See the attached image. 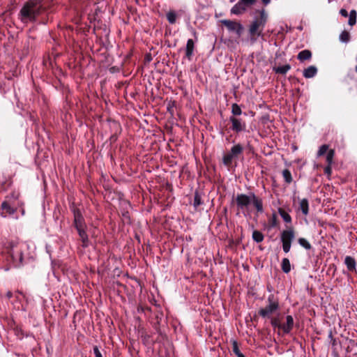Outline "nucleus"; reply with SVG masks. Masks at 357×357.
<instances>
[{
	"label": "nucleus",
	"instance_id": "1",
	"mask_svg": "<svg viewBox=\"0 0 357 357\" xmlns=\"http://www.w3.org/2000/svg\"><path fill=\"white\" fill-rule=\"evenodd\" d=\"M51 1L45 0H28L21 8L19 14V20L24 24L36 22L38 17H41L39 23L46 24L48 22V15L52 12L50 10Z\"/></svg>",
	"mask_w": 357,
	"mask_h": 357
},
{
	"label": "nucleus",
	"instance_id": "2",
	"mask_svg": "<svg viewBox=\"0 0 357 357\" xmlns=\"http://www.w3.org/2000/svg\"><path fill=\"white\" fill-rule=\"evenodd\" d=\"M235 202L238 211H241L244 216L250 215V206L252 204L258 213H263V202L262 199L257 197L254 193L238 194L236 197Z\"/></svg>",
	"mask_w": 357,
	"mask_h": 357
},
{
	"label": "nucleus",
	"instance_id": "3",
	"mask_svg": "<svg viewBox=\"0 0 357 357\" xmlns=\"http://www.w3.org/2000/svg\"><path fill=\"white\" fill-rule=\"evenodd\" d=\"M259 13V15L254 18L248 28L250 40L252 44L257 41L258 37L263 36V30L268 20L265 10L262 9Z\"/></svg>",
	"mask_w": 357,
	"mask_h": 357
},
{
	"label": "nucleus",
	"instance_id": "4",
	"mask_svg": "<svg viewBox=\"0 0 357 357\" xmlns=\"http://www.w3.org/2000/svg\"><path fill=\"white\" fill-rule=\"evenodd\" d=\"M6 250L15 265L19 266L22 264L24 252L27 250V245L24 243L10 242Z\"/></svg>",
	"mask_w": 357,
	"mask_h": 357
},
{
	"label": "nucleus",
	"instance_id": "5",
	"mask_svg": "<svg viewBox=\"0 0 357 357\" xmlns=\"http://www.w3.org/2000/svg\"><path fill=\"white\" fill-rule=\"evenodd\" d=\"M267 305L265 307L261 308L258 314L263 318H271V315L277 312L279 308V299L273 294H270L267 298Z\"/></svg>",
	"mask_w": 357,
	"mask_h": 357
},
{
	"label": "nucleus",
	"instance_id": "6",
	"mask_svg": "<svg viewBox=\"0 0 357 357\" xmlns=\"http://www.w3.org/2000/svg\"><path fill=\"white\" fill-rule=\"evenodd\" d=\"M243 147L240 144L234 145L230 151L222 158V162L227 167H230L234 160L237 159L243 152Z\"/></svg>",
	"mask_w": 357,
	"mask_h": 357
},
{
	"label": "nucleus",
	"instance_id": "7",
	"mask_svg": "<svg viewBox=\"0 0 357 357\" xmlns=\"http://www.w3.org/2000/svg\"><path fill=\"white\" fill-rule=\"evenodd\" d=\"M257 0H240L231 9V13L233 15H241L245 13L248 8L251 7Z\"/></svg>",
	"mask_w": 357,
	"mask_h": 357
},
{
	"label": "nucleus",
	"instance_id": "8",
	"mask_svg": "<svg viewBox=\"0 0 357 357\" xmlns=\"http://www.w3.org/2000/svg\"><path fill=\"white\" fill-rule=\"evenodd\" d=\"M220 22L227 27L229 31L235 32L238 37L243 33L244 27L240 22L230 20H222Z\"/></svg>",
	"mask_w": 357,
	"mask_h": 357
},
{
	"label": "nucleus",
	"instance_id": "9",
	"mask_svg": "<svg viewBox=\"0 0 357 357\" xmlns=\"http://www.w3.org/2000/svg\"><path fill=\"white\" fill-rule=\"evenodd\" d=\"M229 121L231 123V129L236 132L245 131L246 129V123L241 119L236 118L234 116L229 117Z\"/></svg>",
	"mask_w": 357,
	"mask_h": 357
},
{
	"label": "nucleus",
	"instance_id": "10",
	"mask_svg": "<svg viewBox=\"0 0 357 357\" xmlns=\"http://www.w3.org/2000/svg\"><path fill=\"white\" fill-rule=\"evenodd\" d=\"M72 212L73 213V225L75 228L81 227H86L85 220L82 215L81 211L77 208L73 206L72 208Z\"/></svg>",
	"mask_w": 357,
	"mask_h": 357
},
{
	"label": "nucleus",
	"instance_id": "11",
	"mask_svg": "<svg viewBox=\"0 0 357 357\" xmlns=\"http://www.w3.org/2000/svg\"><path fill=\"white\" fill-rule=\"evenodd\" d=\"M1 208L2 212L1 215L6 218L7 215H13L17 211V208L12 206L8 201H4L1 203Z\"/></svg>",
	"mask_w": 357,
	"mask_h": 357
},
{
	"label": "nucleus",
	"instance_id": "12",
	"mask_svg": "<svg viewBox=\"0 0 357 357\" xmlns=\"http://www.w3.org/2000/svg\"><path fill=\"white\" fill-rule=\"evenodd\" d=\"M340 13L342 16L344 17H347L349 16V21H348V24L350 25V26H354L356 24V15H357V13H356V11L355 10H351L350 11V13L349 15L348 14V12L346 9L344 8H342L340 9Z\"/></svg>",
	"mask_w": 357,
	"mask_h": 357
},
{
	"label": "nucleus",
	"instance_id": "13",
	"mask_svg": "<svg viewBox=\"0 0 357 357\" xmlns=\"http://www.w3.org/2000/svg\"><path fill=\"white\" fill-rule=\"evenodd\" d=\"M77 231L80 240L82 243V247L86 248L89 246V240L88 237V234H86V227H81L75 228Z\"/></svg>",
	"mask_w": 357,
	"mask_h": 357
},
{
	"label": "nucleus",
	"instance_id": "14",
	"mask_svg": "<svg viewBox=\"0 0 357 357\" xmlns=\"http://www.w3.org/2000/svg\"><path fill=\"white\" fill-rule=\"evenodd\" d=\"M295 233L292 227L289 229L284 230L281 234V241L291 243L294 239Z\"/></svg>",
	"mask_w": 357,
	"mask_h": 357
},
{
	"label": "nucleus",
	"instance_id": "15",
	"mask_svg": "<svg viewBox=\"0 0 357 357\" xmlns=\"http://www.w3.org/2000/svg\"><path fill=\"white\" fill-rule=\"evenodd\" d=\"M294 324V321L292 316L287 315L286 317V323L282 324L281 330H282L284 333L288 334L293 329Z\"/></svg>",
	"mask_w": 357,
	"mask_h": 357
},
{
	"label": "nucleus",
	"instance_id": "16",
	"mask_svg": "<svg viewBox=\"0 0 357 357\" xmlns=\"http://www.w3.org/2000/svg\"><path fill=\"white\" fill-rule=\"evenodd\" d=\"M195 49V43L192 39H188L185 47V56L189 61L192 59Z\"/></svg>",
	"mask_w": 357,
	"mask_h": 357
},
{
	"label": "nucleus",
	"instance_id": "17",
	"mask_svg": "<svg viewBox=\"0 0 357 357\" xmlns=\"http://www.w3.org/2000/svg\"><path fill=\"white\" fill-rule=\"evenodd\" d=\"M344 264L349 271H356V262L354 258L347 256L344 259Z\"/></svg>",
	"mask_w": 357,
	"mask_h": 357
},
{
	"label": "nucleus",
	"instance_id": "18",
	"mask_svg": "<svg viewBox=\"0 0 357 357\" xmlns=\"http://www.w3.org/2000/svg\"><path fill=\"white\" fill-rule=\"evenodd\" d=\"M317 73V68L314 66H310L303 70V76L305 78L314 77Z\"/></svg>",
	"mask_w": 357,
	"mask_h": 357
},
{
	"label": "nucleus",
	"instance_id": "19",
	"mask_svg": "<svg viewBox=\"0 0 357 357\" xmlns=\"http://www.w3.org/2000/svg\"><path fill=\"white\" fill-rule=\"evenodd\" d=\"M312 57V52L308 50H304L300 52L297 56V58L301 61H304L310 59Z\"/></svg>",
	"mask_w": 357,
	"mask_h": 357
},
{
	"label": "nucleus",
	"instance_id": "20",
	"mask_svg": "<svg viewBox=\"0 0 357 357\" xmlns=\"http://www.w3.org/2000/svg\"><path fill=\"white\" fill-rule=\"evenodd\" d=\"M299 209L302 211L303 214L307 215L309 213V203L307 199H303L299 204Z\"/></svg>",
	"mask_w": 357,
	"mask_h": 357
},
{
	"label": "nucleus",
	"instance_id": "21",
	"mask_svg": "<svg viewBox=\"0 0 357 357\" xmlns=\"http://www.w3.org/2000/svg\"><path fill=\"white\" fill-rule=\"evenodd\" d=\"M281 268L282 271L285 273H288L291 271V264L289 260L287 258H284L282 260L281 263Z\"/></svg>",
	"mask_w": 357,
	"mask_h": 357
},
{
	"label": "nucleus",
	"instance_id": "22",
	"mask_svg": "<svg viewBox=\"0 0 357 357\" xmlns=\"http://www.w3.org/2000/svg\"><path fill=\"white\" fill-rule=\"evenodd\" d=\"M290 69L291 66L289 64H286L282 66L275 68L274 70L276 73L285 75Z\"/></svg>",
	"mask_w": 357,
	"mask_h": 357
},
{
	"label": "nucleus",
	"instance_id": "23",
	"mask_svg": "<svg viewBox=\"0 0 357 357\" xmlns=\"http://www.w3.org/2000/svg\"><path fill=\"white\" fill-rule=\"evenodd\" d=\"M278 213L286 223L291 222V217L284 209H282V208H279Z\"/></svg>",
	"mask_w": 357,
	"mask_h": 357
},
{
	"label": "nucleus",
	"instance_id": "24",
	"mask_svg": "<svg viewBox=\"0 0 357 357\" xmlns=\"http://www.w3.org/2000/svg\"><path fill=\"white\" fill-rule=\"evenodd\" d=\"M264 234L258 231V230H255L253 231L252 232V239L257 242V243H261L264 241Z\"/></svg>",
	"mask_w": 357,
	"mask_h": 357
},
{
	"label": "nucleus",
	"instance_id": "25",
	"mask_svg": "<svg viewBox=\"0 0 357 357\" xmlns=\"http://www.w3.org/2000/svg\"><path fill=\"white\" fill-rule=\"evenodd\" d=\"M282 176L287 183L289 184L292 182L291 174L289 169H285L282 171Z\"/></svg>",
	"mask_w": 357,
	"mask_h": 357
},
{
	"label": "nucleus",
	"instance_id": "26",
	"mask_svg": "<svg viewBox=\"0 0 357 357\" xmlns=\"http://www.w3.org/2000/svg\"><path fill=\"white\" fill-rule=\"evenodd\" d=\"M231 113L234 116H240L242 114V110L238 104H236V103L232 104Z\"/></svg>",
	"mask_w": 357,
	"mask_h": 357
},
{
	"label": "nucleus",
	"instance_id": "27",
	"mask_svg": "<svg viewBox=\"0 0 357 357\" xmlns=\"http://www.w3.org/2000/svg\"><path fill=\"white\" fill-rule=\"evenodd\" d=\"M298 242L301 246L306 250H310L312 248L311 244L304 238H299Z\"/></svg>",
	"mask_w": 357,
	"mask_h": 357
},
{
	"label": "nucleus",
	"instance_id": "28",
	"mask_svg": "<svg viewBox=\"0 0 357 357\" xmlns=\"http://www.w3.org/2000/svg\"><path fill=\"white\" fill-rule=\"evenodd\" d=\"M177 15L174 11H169L167 13V19L168 22L173 24L176 22Z\"/></svg>",
	"mask_w": 357,
	"mask_h": 357
},
{
	"label": "nucleus",
	"instance_id": "29",
	"mask_svg": "<svg viewBox=\"0 0 357 357\" xmlns=\"http://www.w3.org/2000/svg\"><path fill=\"white\" fill-rule=\"evenodd\" d=\"M202 204V197L197 192H195V196H194L193 206L195 208H197L199 206H200Z\"/></svg>",
	"mask_w": 357,
	"mask_h": 357
},
{
	"label": "nucleus",
	"instance_id": "30",
	"mask_svg": "<svg viewBox=\"0 0 357 357\" xmlns=\"http://www.w3.org/2000/svg\"><path fill=\"white\" fill-rule=\"evenodd\" d=\"M328 145L327 144H323L321 145L318 151H317V157H321L322 155H324L325 153H326L330 149H328Z\"/></svg>",
	"mask_w": 357,
	"mask_h": 357
},
{
	"label": "nucleus",
	"instance_id": "31",
	"mask_svg": "<svg viewBox=\"0 0 357 357\" xmlns=\"http://www.w3.org/2000/svg\"><path fill=\"white\" fill-rule=\"evenodd\" d=\"M335 156V151L334 149H330L326 153V162L328 165H332L333 162V158Z\"/></svg>",
	"mask_w": 357,
	"mask_h": 357
},
{
	"label": "nucleus",
	"instance_id": "32",
	"mask_svg": "<svg viewBox=\"0 0 357 357\" xmlns=\"http://www.w3.org/2000/svg\"><path fill=\"white\" fill-rule=\"evenodd\" d=\"M350 39V34L347 31H343L340 35V40L343 43H348Z\"/></svg>",
	"mask_w": 357,
	"mask_h": 357
},
{
	"label": "nucleus",
	"instance_id": "33",
	"mask_svg": "<svg viewBox=\"0 0 357 357\" xmlns=\"http://www.w3.org/2000/svg\"><path fill=\"white\" fill-rule=\"evenodd\" d=\"M271 324L273 327L281 329L282 324L280 323L278 317H272L271 319Z\"/></svg>",
	"mask_w": 357,
	"mask_h": 357
},
{
	"label": "nucleus",
	"instance_id": "34",
	"mask_svg": "<svg viewBox=\"0 0 357 357\" xmlns=\"http://www.w3.org/2000/svg\"><path fill=\"white\" fill-rule=\"evenodd\" d=\"M232 351L235 355L241 352L238 348V342L234 340H232Z\"/></svg>",
	"mask_w": 357,
	"mask_h": 357
},
{
	"label": "nucleus",
	"instance_id": "35",
	"mask_svg": "<svg viewBox=\"0 0 357 357\" xmlns=\"http://www.w3.org/2000/svg\"><path fill=\"white\" fill-rule=\"evenodd\" d=\"M282 250L285 253H288L290 251L291 243L288 242H282Z\"/></svg>",
	"mask_w": 357,
	"mask_h": 357
},
{
	"label": "nucleus",
	"instance_id": "36",
	"mask_svg": "<svg viewBox=\"0 0 357 357\" xmlns=\"http://www.w3.org/2000/svg\"><path fill=\"white\" fill-rule=\"evenodd\" d=\"M269 224L271 227H275L277 225V215L275 214H273L269 220Z\"/></svg>",
	"mask_w": 357,
	"mask_h": 357
},
{
	"label": "nucleus",
	"instance_id": "37",
	"mask_svg": "<svg viewBox=\"0 0 357 357\" xmlns=\"http://www.w3.org/2000/svg\"><path fill=\"white\" fill-rule=\"evenodd\" d=\"M93 353H94L96 357H102V356L97 346H95L93 347Z\"/></svg>",
	"mask_w": 357,
	"mask_h": 357
},
{
	"label": "nucleus",
	"instance_id": "38",
	"mask_svg": "<svg viewBox=\"0 0 357 357\" xmlns=\"http://www.w3.org/2000/svg\"><path fill=\"white\" fill-rule=\"evenodd\" d=\"M332 172L331 165H328L324 168V173L327 175H331Z\"/></svg>",
	"mask_w": 357,
	"mask_h": 357
},
{
	"label": "nucleus",
	"instance_id": "39",
	"mask_svg": "<svg viewBox=\"0 0 357 357\" xmlns=\"http://www.w3.org/2000/svg\"><path fill=\"white\" fill-rule=\"evenodd\" d=\"M6 297L10 299V298L13 297V293L10 291H8L7 293H6Z\"/></svg>",
	"mask_w": 357,
	"mask_h": 357
},
{
	"label": "nucleus",
	"instance_id": "40",
	"mask_svg": "<svg viewBox=\"0 0 357 357\" xmlns=\"http://www.w3.org/2000/svg\"><path fill=\"white\" fill-rule=\"evenodd\" d=\"M262 2L265 4V5H267L268 3H270V1L271 0H261Z\"/></svg>",
	"mask_w": 357,
	"mask_h": 357
},
{
	"label": "nucleus",
	"instance_id": "41",
	"mask_svg": "<svg viewBox=\"0 0 357 357\" xmlns=\"http://www.w3.org/2000/svg\"><path fill=\"white\" fill-rule=\"evenodd\" d=\"M237 357H245L241 352L236 355Z\"/></svg>",
	"mask_w": 357,
	"mask_h": 357
},
{
	"label": "nucleus",
	"instance_id": "42",
	"mask_svg": "<svg viewBox=\"0 0 357 357\" xmlns=\"http://www.w3.org/2000/svg\"><path fill=\"white\" fill-rule=\"evenodd\" d=\"M355 70H356V72L357 73V65H356V67H355Z\"/></svg>",
	"mask_w": 357,
	"mask_h": 357
}]
</instances>
